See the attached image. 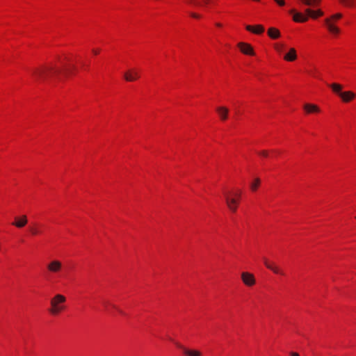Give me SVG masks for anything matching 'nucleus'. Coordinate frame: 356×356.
<instances>
[{
  "label": "nucleus",
  "instance_id": "obj_23",
  "mask_svg": "<svg viewBox=\"0 0 356 356\" xmlns=\"http://www.w3.org/2000/svg\"><path fill=\"white\" fill-rule=\"evenodd\" d=\"M274 47H275V50L278 53L281 54L283 51V50H284V44H282V43H280V44H275L274 45Z\"/></svg>",
  "mask_w": 356,
  "mask_h": 356
},
{
  "label": "nucleus",
  "instance_id": "obj_1",
  "mask_svg": "<svg viewBox=\"0 0 356 356\" xmlns=\"http://www.w3.org/2000/svg\"><path fill=\"white\" fill-rule=\"evenodd\" d=\"M70 72V69L67 68L60 70L55 66H43L34 70L33 76L36 81H44L52 79L63 72L67 74Z\"/></svg>",
  "mask_w": 356,
  "mask_h": 356
},
{
  "label": "nucleus",
  "instance_id": "obj_14",
  "mask_svg": "<svg viewBox=\"0 0 356 356\" xmlns=\"http://www.w3.org/2000/svg\"><path fill=\"white\" fill-rule=\"evenodd\" d=\"M303 108L307 114L317 113L321 111L320 108L317 105L312 104H304Z\"/></svg>",
  "mask_w": 356,
  "mask_h": 356
},
{
  "label": "nucleus",
  "instance_id": "obj_18",
  "mask_svg": "<svg viewBox=\"0 0 356 356\" xmlns=\"http://www.w3.org/2000/svg\"><path fill=\"white\" fill-rule=\"evenodd\" d=\"M297 58L296 50L294 48H290L289 52L284 56V59L286 61H294Z\"/></svg>",
  "mask_w": 356,
  "mask_h": 356
},
{
  "label": "nucleus",
  "instance_id": "obj_26",
  "mask_svg": "<svg viewBox=\"0 0 356 356\" xmlns=\"http://www.w3.org/2000/svg\"><path fill=\"white\" fill-rule=\"evenodd\" d=\"M279 6H283L285 5L284 0H274Z\"/></svg>",
  "mask_w": 356,
  "mask_h": 356
},
{
  "label": "nucleus",
  "instance_id": "obj_17",
  "mask_svg": "<svg viewBox=\"0 0 356 356\" xmlns=\"http://www.w3.org/2000/svg\"><path fill=\"white\" fill-rule=\"evenodd\" d=\"M245 29L247 31L255 34H261L264 31V27L261 24L256 25L255 26L247 25Z\"/></svg>",
  "mask_w": 356,
  "mask_h": 356
},
{
  "label": "nucleus",
  "instance_id": "obj_32",
  "mask_svg": "<svg viewBox=\"0 0 356 356\" xmlns=\"http://www.w3.org/2000/svg\"><path fill=\"white\" fill-rule=\"evenodd\" d=\"M104 305H105L106 307H107V306H108V305H111V303H110L108 301H106V302H104Z\"/></svg>",
  "mask_w": 356,
  "mask_h": 356
},
{
  "label": "nucleus",
  "instance_id": "obj_22",
  "mask_svg": "<svg viewBox=\"0 0 356 356\" xmlns=\"http://www.w3.org/2000/svg\"><path fill=\"white\" fill-rule=\"evenodd\" d=\"M341 3L346 6H353L355 3V0H339Z\"/></svg>",
  "mask_w": 356,
  "mask_h": 356
},
{
  "label": "nucleus",
  "instance_id": "obj_33",
  "mask_svg": "<svg viewBox=\"0 0 356 356\" xmlns=\"http://www.w3.org/2000/svg\"><path fill=\"white\" fill-rule=\"evenodd\" d=\"M117 311H118L120 314H122V315H124V312H123L122 310H121L120 309H119V308L118 309V310H117Z\"/></svg>",
  "mask_w": 356,
  "mask_h": 356
},
{
  "label": "nucleus",
  "instance_id": "obj_4",
  "mask_svg": "<svg viewBox=\"0 0 356 356\" xmlns=\"http://www.w3.org/2000/svg\"><path fill=\"white\" fill-rule=\"evenodd\" d=\"M342 17V15L341 13H337L331 16L330 18H326L325 19V23L329 31L333 34H338L340 32V29L334 26V24L332 22V20H337Z\"/></svg>",
  "mask_w": 356,
  "mask_h": 356
},
{
  "label": "nucleus",
  "instance_id": "obj_20",
  "mask_svg": "<svg viewBox=\"0 0 356 356\" xmlns=\"http://www.w3.org/2000/svg\"><path fill=\"white\" fill-rule=\"evenodd\" d=\"M305 6L311 7L318 5L321 0H299Z\"/></svg>",
  "mask_w": 356,
  "mask_h": 356
},
{
  "label": "nucleus",
  "instance_id": "obj_10",
  "mask_svg": "<svg viewBox=\"0 0 356 356\" xmlns=\"http://www.w3.org/2000/svg\"><path fill=\"white\" fill-rule=\"evenodd\" d=\"M289 13L292 14L293 16V19L296 22H307L308 20V16L306 15H304L302 13H298L296 11L295 9H291L289 10Z\"/></svg>",
  "mask_w": 356,
  "mask_h": 356
},
{
  "label": "nucleus",
  "instance_id": "obj_8",
  "mask_svg": "<svg viewBox=\"0 0 356 356\" xmlns=\"http://www.w3.org/2000/svg\"><path fill=\"white\" fill-rule=\"evenodd\" d=\"M264 263L267 268L272 270L274 273L278 274L280 275H284L285 273L283 270H282L280 267L275 265L273 263H270L266 258H264Z\"/></svg>",
  "mask_w": 356,
  "mask_h": 356
},
{
  "label": "nucleus",
  "instance_id": "obj_25",
  "mask_svg": "<svg viewBox=\"0 0 356 356\" xmlns=\"http://www.w3.org/2000/svg\"><path fill=\"white\" fill-rule=\"evenodd\" d=\"M30 231L33 235H37L39 233V231L35 227L30 228Z\"/></svg>",
  "mask_w": 356,
  "mask_h": 356
},
{
  "label": "nucleus",
  "instance_id": "obj_28",
  "mask_svg": "<svg viewBox=\"0 0 356 356\" xmlns=\"http://www.w3.org/2000/svg\"><path fill=\"white\" fill-rule=\"evenodd\" d=\"M291 356H300L298 353L292 352L290 353Z\"/></svg>",
  "mask_w": 356,
  "mask_h": 356
},
{
  "label": "nucleus",
  "instance_id": "obj_12",
  "mask_svg": "<svg viewBox=\"0 0 356 356\" xmlns=\"http://www.w3.org/2000/svg\"><path fill=\"white\" fill-rule=\"evenodd\" d=\"M305 13L307 15V16H308V18L311 17L312 19H316L318 17L323 15V12L320 9L312 10L309 8H307L305 10Z\"/></svg>",
  "mask_w": 356,
  "mask_h": 356
},
{
  "label": "nucleus",
  "instance_id": "obj_7",
  "mask_svg": "<svg viewBox=\"0 0 356 356\" xmlns=\"http://www.w3.org/2000/svg\"><path fill=\"white\" fill-rule=\"evenodd\" d=\"M241 280L243 282L248 286H252L254 285L256 280L253 274L243 272L241 273Z\"/></svg>",
  "mask_w": 356,
  "mask_h": 356
},
{
  "label": "nucleus",
  "instance_id": "obj_2",
  "mask_svg": "<svg viewBox=\"0 0 356 356\" xmlns=\"http://www.w3.org/2000/svg\"><path fill=\"white\" fill-rule=\"evenodd\" d=\"M66 302V298L62 294H56L50 300V308L49 309V313L52 315H58L61 312L65 310V302Z\"/></svg>",
  "mask_w": 356,
  "mask_h": 356
},
{
  "label": "nucleus",
  "instance_id": "obj_3",
  "mask_svg": "<svg viewBox=\"0 0 356 356\" xmlns=\"http://www.w3.org/2000/svg\"><path fill=\"white\" fill-rule=\"evenodd\" d=\"M334 92L337 94L343 102H349L355 97V94L352 91L342 92V86L339 83H332L329 85Z\"/></svg>",
  "mask_w": 356,
  "mask_h": 356
},
{
  "label": "nucleus",
  "instance_id": "obj_15",
  "mask_svg": "<svg viewBox=\"0 0 356 356\" xmlns=\"http://www.w3.org/2000/svg\"><path fill=\"white\" fill-rule=\"evenodd\" d=\"M218 113L221 120L225 121L228 118L229 109L225 106H218L216 108Z\"/></svg>",
  "mask_w": 356,
  "mask_h": 356
},
{
  "label": "nucleus",
  "instance_id": "obj_30",
  "mask_svg": "<svg viewBox=\"0 0 356 356\" xmlns=\"http://www.w3.org/2000/svg\"><path fill=\"white\" fill-rule=\"evenodd\" d=\"M92 52L95 54H98L99 53V49H92Z\"/></svg>",
  "mask_w": 356,
  "mask_h": 356
},
{
  "label": "nucleus",
  "instance_id": "obj_11",
  "mask_svg": "<svg viewBox=\"0 0 356 356\" xmlns=\"http://www.w3.org/2000/svg\"><path fill=\"white\" fill-rule=\"evenodd\" d=\"M177 347L182 350L186 356H202V353L197 350L188 349L181 344H177Z\"/></svg>",
  "mask_w": 356,
  "mask_h": 356
},
{
  "label": "nucleus",
  "instance_id": "obj_29",
  "mask_svg": "<svg viewBox=\"0 0 356 356\" xmlns=\"http://www.w3.org/2000/svg\"><path fill=\"white\" fill-rule=\"evenodd\" d=\"M191 16L195 17V18H198L200 17V16L195 13H191Z\"/></svg>",
  "mask_w": 356,
  "mask_h": 356
},
{
  "label": "nucleus",
  "instance_id": "obj_34",
  "mask_svg": "<svg viewBox=\"0 0 356 356\" xmlns=\"http://www.w3.org/2000/svg\"><path fill=\"white\" fill-rule=\"evenodd\" d=\"M216 25L217 26H218V27H221V26H222V24H220V23H216Z\"/></svg>",
  "mask_w": 356,
  "mask_h": 356
},
{
  "label": "nucleus",
  "instance_id": "obj_5",
  "mask_svg": "<svg viewBox=\"0 0 356 356\" xmlns=\"http://www.w3.org/2000/svg\"><path fill=\"white\" fill-rule=\"evenodd\" d=\"M225 202L229 209L235 213L237 209L238 204V200L236 198L231 197L229 194L225 193Z\"/></svg>",
  "mask_w": 356,
  "mask_h": 356
},
{
  "label": "nucleus",
  "instance_id": "obj_21",
  "mask_svg": "<svg viewBox=\"0 0 356 356\" xmlns=\"http://www.w3.org/2000/svg\"><path fill=\"white\" fill-rule=\"evenodd\" d=\"M260 184V179L256 178L254 181L250 184V188L252 191H255Z\"/></svg>",
  "mask_w": 356,
  "mask_h": 356
},
{
  "label": "nucleus",
  "instance_id": "obj_16",
  "mask_svg": "<svg viewBox=\"0 0 356 356\" xmlns=\"http://www.w3.org/2000/svg\"><path fill=\"white\" fill-rule=\"evenodd\" d=\"M28 220L27 217L25 215L22 216L21 217H16L15 221L13 222V225L16 226L18 228H22L24 227L27 224Z\"/></svg>",
  "mask_w": 356,
  "mask_h": 356
},
{
  "label": "nucleus",
  "instance_id": "obj_24",
  "mask_svg": "<svg viewBox=\"0 0 356 356\" xmlns=\"http://www.w3.org/2000/svg\"><path fill=\"white\" fill-rule=\"evenodd\" d=\"M258 154L260 156H264V157H267L268 155V151H266V150L260 151V152H258Z\"/></svg>",
  "mask_w": 356,
  "mask_h": 356
},
{
  "label": "nucleus",
  "instance_id": "obj_31",
  "mask_svg": "<svg viewBox=\"0 0 356 356\" xmlns=\"http://www.w3.org/2000/svg\"><path fill=\"white\" fill-rule=\"evenodd\" d=\"M110 306H111L112 308H113V309H116V310H118V307L116 305H115L111 304V305H110Z\"/></svg>",
  "mask_w": 356,
  "mask_h": 356
},
{
  "label": "nucleus",
  "instance_id": "obj_27",
  "mask_svg": "<svg viewBox=\"0 0 356 356\" xmlns=\"http://www.w3.org/2000/svg\"><path fill=\"white\" fill-rule=\"evenodd\" d=\"M233 195L234 196L232 197L236 198L238 200V202H239L240 197H241V193L239 192L236 193Z\"/></svg>",
  "mask_w": 356,
  "mask_h": 356
},
{
  "label": "nucleus",
  "instance_id": "obj_19",
  "mask_svg": "<svg viewBox=\"0 0 356 356\" xmlns=\"http://www.w3.org/2000/svg\"><path fill=\"white\" fill-rule=\"evenodd\" d=\"M268 35L272 39H277L280 36V31L274 27H270L268 30Z\"/></svg>",
  "mask_w": 356,
  "mask_h": 356
},
{
  "label": "nucleus",
  "instance_id": "obj_13",
  "mask_svg": "<svg viewBox=\"0 0 356 356\" xmlns=\"http://www.w3.org/2000/svg\"><path fill=\"white\" fill-rule=\"evenodd\" d=\"M241 51L248 55H254V52L250 44L245 42H240L238 44Z\"/></svg>",
  "mask_w": 356,
  "mask_h": 356
},
{
  "label": "nucleus",
  "instance_id": "obj_6",
  "mask_svg": "<svg viewBox=\"0 0 356 356\" xmlns=\"http://www.w3.org/2000/svg\"><path fill=\"white\" fill-rule=\"evenodd\" d=\"M63 265L58 260H52L47 264V269L49 272L53 273H59L61 271Z\"/></svg>",
  "mask_w": 356,
  "mask_h": 356
},
{
  "label": "nucleus",
  "instance_id": "obj_9",
  "mask_svg": "<svg viewBox=\"0 0 356 356\" xmlns=\"http://www.w3.org/2000/svg\"><path fill=\"white\" fill-rule=\"evenodd\" d=\"M124 78L127 81H134L139 78V72L136 69L129 70L124 74Z\"/></svg>",
  "mask_w": 356,
  "mask_h": 356
}]
</instances>
